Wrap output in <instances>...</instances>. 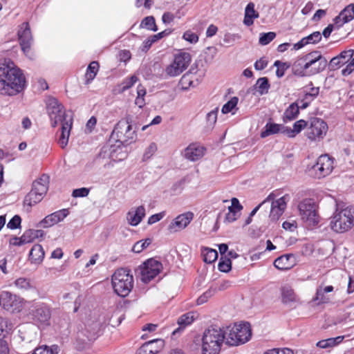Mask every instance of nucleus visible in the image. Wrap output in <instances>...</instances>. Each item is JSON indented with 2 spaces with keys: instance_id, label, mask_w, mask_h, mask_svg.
Masks as SVG:
<instances>
[{
  "instance_id": "nucleus-36",
  "label": "nucleus",
  "mask_w": 354,
  "mask_h": 354,
  "mask_svg": "<svg viewBox=\"0 0 354 354\" xmlns=\"http://www.w3.org/2000/svg\"><path fill=\"white\" fill-rule=\"evenodd\" d=\"M270 84L267 77H260L257 80L254 86L256 92L260 95H265L268 93Z\"/></svg>"
},
{
  "instance_id": "nucleus-11",
  "label": "nucleus",
  "mask_w": 354,
  "mask_h": 354,
  "mask_svg": "<svg viewBox=\"0 0 354 354\" xmlns=\"http://www.w3.org/2000/svg\"><path fill=\"white\" fill-rule=\"evenodd\" d=\"M298 209L301 219L306 225L311 227L318 224L319 216L317 206L311 199H305L301 201L298 205Z\"/></svg>"
},
{
  "instance_id": "nucleus-57",
  "label": "nucleus",
  "mask_w": 354,
  "mask_h": 354,
  "mask_svg": "<svg viewBox=\"0 0 354 354\" xmlns=\"http://www.w3.org/2000/svg\"><path fill=\"white\" fill-rule=\"evenodd\" d=\"M21 222V217L18 215H15L9 221L7 224V227L11 230L17 229L20 227Z\"/></svg>"
},
{
  "instance_id": "nucleus-35",
  "label": "nucleus",
  "mask_w": 354,
  "mask_h": 354,
  "mask_svg": "<svg viewBox=\"0 0 354 354\" xmlns=\"http://www.w3.org/2000/svg\"><path fill=\"white\" fill-rule=\"evenodd\" d=\"M282 301L285 304H289L297 301V296L292 288L285 285L281 288Z\"/></svg>"
},
{
  "instance_id": "nucleus-47",
  "label": "nucleus",
  "mask_w": 354,
  "mask_h": 354,
  "mask_svg": "<svg viewBox=\"0 0 354 354\" xmlns=\"http://www.w3.org/2000/svg\"><path fill=\"white\" fill-rule=\"evenodd\" d=\"M15 285L17 288L24 290H29L32 288L30 280L24 277L16 279Z\"/></svg>"
},
{
  "instance_id": "nucleus-5",
  "label": "nucleus",
  "mask_w": 354,
  "mask_h": 354,
  "mask_svg": "<svg viewBox=\"0 0 354 354\" xmlns=\"http://www.w3.org/2000/svg\"><path fill=\"white\" fill-rule=\"evenodd\" d=\"M111 283L114 292L118 295L124 297L129 295L133 288V277L130 270L120 268L113 274Z\"/></svg>"
},
{
  "instance_id": "nucleus-21",
  "label": "nucleus",
  "mask_w": 354,
  "mask_h": 354,
  "mask_svg": "<svg viewBox=\"0 0 354 354\" xmlns=\"http://www.w3.org/2000/svg\"><path fill=\"white\" fill-rule=\"evenodd\" d=\"M205 153V148L198 143H192L188 145L183 152L184 157L190 161H196L201 159Z\"/></svg>"
},
{
  "instance_id": "nucleus-51",
  "label": "nucleus",
  "mask_w": 354,
  "mask_h": 354,
  "mask_svg": "<svg viewBox=\"0 0 354 354\" xmlns=\"http://www.w3.org/2000/svg\"><path fill=\"white\" fill-rule=\"evenodd\" d=\"M333 290V286H327L324 287V288L320 287V288H317V290L316 296H315V299L323 302L324 293L330 292Z\"/></svg>"
},
{
  "instance_id": "nucleus-1",
  "label": "nucleus",
  "mask_w": 354,
  "mask_h": 354,
  "mask_svg": "<svg viewBox=\"0 0 354 354\" xmlns=\"http://www.w3.org/2000/svg\"><path fill=\"white\" fill-rule=\"evenodd\" d=\"M26 78L22 71L10 59L0 62V94L13 96L26 88Z\"/></svg>"
},
{
  "instance_id": "nucleus-60",
  "label": "nucleus",
  "mask_w": 354,
  "mask_h": 354,
  "mask_svg": "<svg viewBox=\"0 0 354 354\" xmlns=\"http://www.w3.org/2000/svg\"><path fill=\"white\" fill-rule=\"evenodd\" d=\"M90 189L86 187L75 189L73 191L72 196L75 198L86 197L88 195Z\"/></svg>"
},
{
  "instance_id": "nucleus-39",
  "label": "nucleus",
  "mask_w": 354,
  "mask_h": 354,
  "mask_svg": "<svg viewBox=\"0 0 354 354\" xmlns=\"http://www.w3.org/2000/svg\"><path fill=\"white\" fill-rule=\"evenodd\" d=\"M281 124L274 123H268L265 127V130L261 133V138H266L270 135L281 133Z\"/></svg>"
},
{
  "instance_id": "nucleus-63",
  "label": "nucleus",
  "mask_w": 354,
  "mask_h": 354,
  "mask_svg": "<svg viewBox=\"0 0 354 354\" xmlns=\"http://www.w3.org/2000/svg\"><path fill=\"white\" fill-rule=\"evenodd\" d=\"M354 71V57L351 58L347 63L345 68L342 69V73L343 75H348Z\"/></svg>"
},
{
  "instance_id": "nucleus-14",
  "label": "nucleus",
  "mask_w": 354,
  "mask_h": 354,
  "mask_svg": "<svg viewBox=\"0 0 354 354\" xmlns=\"http://www.w3.org/2000/svg\"><path fill=\"white\" fill-rule=\"evenodd\" d=\"M139 269L142 281L148 283L160 273L162 265L155 259H149L140 265Z\"/></svg>"
},
{
  "instance_id": "nucleus-7",
  "label": "nucleus",
  "mask_w": 354,
  "mask_h": 354,
  "mask_svg": "<svg viewBox=\"0 0 354 354\" xmlns=\"http://www.w3.org/2000/svg\"><path fill=\"white\" fill-rule=\"evenodd\" d=\"M28 316L39 327H46L50 325L51 308L45 303L35 302L30 307Z\"/></svg>"
},
{
  "instance_id": "nucleus-61",
  "label": "nucleus",
  "mask_w": 354,
  "mask_h": 354,
  "mask_svg": "<svg viewBox=\"0 0 354 354\" xmlns=\"http://www.w3.org/2000/svg\"><path fill=\"white\" fill-rule=\"evenodd\" d=\"M264 354H294L292 349L288 348H273L268 351Z\"/></svg>"
},
{
  "instance_id": "nucleus-44",
  "label": "nucleus",
  "mask_w": 354,
  "mask_h": 354,
  "mask_svg": "<svg viewBox=\"0 0 354 354\" xmlns=\"http://www.w3.org/2000/svg\"><path fill=\"white\" fill-rule=\"evenodd\" d=\"M326 60L325 58L319 61V64H316V65H313L310 69L306 73V75H312L317 74L322 71H324L326 66Z\"/></svg>"
},
{
  "instance_id": "nucleus-53",
  "label": "nucleus",
  "mask_w": 354,
  "mask_h": 354,
  "mask_svg": "<svg viewBox=\"0 0 354 354\" xmlns=\"http://www.w3.org/2000/svg\"><path fill=\"white\" fill-rule=\"evenodd\" d=\"M57 349L58 347L57 346H54L52 348L44 346L37 348L32 354H54L55 352L57 353Z\"/></svg>"
},
{
  "instance_id": "nucleus-46",
  "label": "nucleus",
  "mask_w": 354,
  "mask_h": 354,
  "mask_svg": "<svg viewBox=\"0 0 354 354\" xmlns=\"http://www.w3.org/2000/svg\"><path fill=\"white\" fill-rule=\"evenodd\" d=\"M157 151V145L154 142H151L145 150L142 160L147 161L149 160L156 152Z\"/></svg>"
},
{
  "instance_id": "nucleus-42",
  "label": "nucleus",
  "mask_w": 354,
  "mask_h": 354,
  "mask_svg": "<svg viewBox=\"0 0 354 354\" xmlns=\"http://www.w3.org/2000/svg\"><path fill=\"white\" fill-rule=\"evenodd\" d=\"M299 114V104L297 103L291 104L285 111L284 117L288 120L295 119Z\"/></svg>"
},
{
  "instance_id": "nucleus-6",
  "label": "nucleus",
  "mask_w": 354,
  "mask_h": 354,
  "mask_svg": "<svg viewBox=\"0 0 354 354\" xmlns=\"http://www.w3.org/2000/svg\"><path fill=\"white\" fill-rule=\"evenodd\" d=\"M111 138L120 145H129L136 140L137 135L129 120H121L115 126Z\"/></svg>"
},
{
  "instance_id": "nucleus-10",
  "label": "nucleus",
  "mask_w": 354,
  "mask_h": 354,
  "mask_svg": "<svg viewBox=\"0 0 354 354\" xmlns=\"http://www.w3.org/2000/svg\"><path fill=\"white\" fill-rule=\"evenodd\" d=\"M192 61L189 53L180 51L174 55L173 61L166 66L165 71L169 77H176L185 71Z\"/></svg>"
},
{
  "instance_id": "nucleus-15",
  "label": "nucleus",
  "mask_w": 354,
  "mask_h": 354,
  "mask_svg": "<svg viewBox=\"0 0 354 354\" xmlns=\"http://www.w3.org/2000/svg\"><path fill=\"white\" fill-rule=\"evenodd\" d=\"M24 304V300L21 297L8 291H3L0 294V306L3 308L13 313L20 312Z\"/></svg>"
},
{
  "instance_id": "nucleus-3",
  "label": "nucleus",
  "mask_w": 354,
  "mask_h": 354,
  "mask_svg": "<svg viewBox=\"0 0 354 354\" xmlns=\"http://www.w3.org/2000/svg\"><path fill=\"white\" fill-rule=\"evenodd\" d=\"M330 226L337 233H344L354 226V206L337 207L330 218Z\"/></svg>"
},
{
  "instance_id": "nucleus-41",
  "label": "nucleus",
  "mask_w": 354,
  "mask_h": 354,
  "mask_svg": "<svg viewBox=\"0 0 354 354\" xmlns=\"http://www.w3.org/2000/svg\"><path fill=\"white\" fill-rule=\"evenodd\" d=\"M204 261L207 263L214 262L218 258V252L216 250L206 248L202 250Z\"/></svg>"
},
{
  "instance_id": "nucleus-49",
  "label": "nucleus",
  "mask_w": 354,
  "mask_h": 354,
  "mask_svg": "<svg viewBox=\"0 0 354 354\" xmlns=\"http://www.w3.org/2000/svg\"><path fill=\"white\" fill-rule=\"evenodd\" d=\"M218 270L223 272H227L231 270L232 263L231 260L228 258H221L218 265Z\"/></svg>"
},
{
  "instance_id": "nucleus-33",
  "label": "nucleus",
  "mask_w": 354,
  "mask_h": 354,
  "mask_svg": "<svg viewBox=\"0 0 354 354\" xmlns=\"http://www.w3.org/2000/svg\"><path fill=\"white\" fill-rule=\"evenodd\" d=\"M350 335H342L337 336L336 337H331L326 339H322L319 341L316 345L317 347L321 348H333L339 344H340L346 337H349Z\"/></svg>"
},
{
  "instance_id": "nucleus-26",
  "label": "nucleus",
  "mask_w": 354,
  "mask_h": 354,
  "mask_svg": "<svg viewBox=\"0 0 354 354\" xmlns=\"http://www.w3.org/2000/svg\"><path fill=\"white\" fill-rule=\"evenodd\" d=\"M354 50L349 49L342 52L337 57H333L330 60V65L333 67L339 68L344 65H346L350 59L353 57Z\"/></svg>"
},
{
  "instance_id": "nucleus-64",
  "label": "nucleus",
  "mask_w": 354,
  "mask_h": 354,
  "mask_svg": "<svg viewBox=\"0 0 354 354\" xmlns=\"http://www.w3.org/2000/svg\"><path fill=\"white\" fill-rule=\"evenodd\" d=\"M354 71V57L351 58L347 63L345 68L342 69V73L343 75H348Z\"/></svg>"
},
{
  "instance_id": "nucleus-62",
  "label": "nucleus",
  "mask_w": 354,
  "mask_h": 354,
  "mask_svg": "<svg viewBox=\"0 0 354 354\" xmlns=\"http://www.w3.org/2000/svg\"><path fill=\"white\" fill-rule=\"evenodd\" d=\"M354 71V57L351 58L347 63L345 68L342 69V73L343 75H348Z\"/></svg>"
},
{
  "instance_id": "nucleus-12",
  "label": "nucleus",
  "mask_w": 354,
  "mask_h": 354,
  "mask_svg": "<svg viewBox=\"0 0 354 354\" xmlns=\"http://www.w3.org/2000/svg\"><path fill=\"white\" fill-rule=\"evenodd\" d=\"M47 110L53 127H55L58 124L62 125L67 118H73L71 113L66 112L63 105L53 97L48 100Z\"/></svg>"
},
{
  "instance_id": "nucleus-27",
  "label": "nucleus",
  "mask_w": 354,
  "mask_h": 354,
  "mask_svg": "<svg viewBox=\"0 0 354 354\" xmlns=\"http://www.w3.org/2000/svg\"><path fill=\"white\" fill-rule=\"evenodd\" d=\"M322 39V34L319 31H315L307 37L302 38L300 41L293 45V50H297L307 44H315Z\"/></svg>"
},
{
  "instance_id": "nucleus-18",
  "label": "nucleus",
  "mask_w": 354,
  "mask_h": 354,
  "mask_svg": "<svg viewBox=\"0 0 354 354\" xmlns=\"http://www.w3.org/2000/svg\"><path fill=\"white\" fill-rule=\"evenodd\" d=\"M194 218V213L186 212L174 218L167 227L170 233H176L184 230Z\"/></svg>"
},
{
  "instance_id": "nucleus-4",
  "label": "nucleus",
  "mask_w": 354,
  "mask_h": 354,
  "mask_svg": "<svg viewBox=\"0 0 354 354\" xmlns=\"http://www.w3.org/2000/svg\"><path fill=\"white\" fill-rule=\"evenodd\" d=\"M225 333V344L230 346H237L248 342L252 337L250 324L248 322L235 324L227 328Z\"/></svg>"
},
{
  "instance_id": "nucleus-50",
  "label": "nucleus",
  "mask_w": 354,
  "mask_h": 354,
  "mask_svg": "<svg viewBox=\"0 0 354 354\" xmlns=\"http://www.w3.org/2000/svg\"><path fill=\"white\" fill-rule=\"evenodd\" d=\"M99 326L100 324L98 322H94L93 323L91 329H86L88 334H85V335H86L88 342L93 341L96 338L97 333L99 330Z\"/></svg>"
},
{
  "instance_id": "nucleus-52",
  "label": "nucleus",
  "mask_w": 354,
  "mask_h": 354,
  "mask_svg": "<svg viewBox=\"0 0 354 354\" xmlns=\"http://www.w3.org/2000/svg\"><path fill=\"white\" fill-rule=\"evenodd\" d=\"M276 37V34L273 32L262 33L260 35L259 44L261 45H267L272 41Z\"/></svg>"
},
{
  "instance_id": "nucleus-59",
  "label": "nucleus",
  "mask_w": 354,
  "mask_h": 354,
  "mask_svg": "<svg viewBox=\"0 0 354 354\" xmlns=\"http://www.w3.org/2000/svg\"><path fill=\"white\" fill-rule=\"evenodd\" d=\"M165 215H166V212L165 211L153 214L149 217L147 223L149 225L154 224V223L158 222L159 221H160L161 219H162Z\"/></svg>"
},
{
  "instance_id": "nucleus-25",
  "label": "nucleus",
  "mask_w": 354,
  "mask_h": 354,
  "mask_svg": "<svg viewBox=\"0 0 354 354\" xmlns=\"http://www.w3.org/2000/svg\"><path fill=\"white\" fill-rule=\"evenodd\" d=\"M354 18V5L349 4L335 17V23L337 26H342L345 23L351 21Z\"/></svg>"
},
{
  "instance_id": "nucleus-38",
  "label": "nucleus",
  "mask_w": 354,
  "mask_h": 354,
  "mask_svg": "<svg viewBox=\"0 0 354 354\" xmlns=\"http://www.w3.org/2000/svg\"><path fill=\"white\" fill-rule=\"evenodd\" d=\"M138 80L136 75H131L129 77L124 79L122 82L118 86V92L119 93H123L126 90L132 87Z\"/></svg>"
},
{
  "instance_id": "nucleus-56",
  "label": "nucleus",
  "mask_w": 354,
  "mask_h": 354,
  "mask_svg": "<svg viewBox=\"0 0 354 354\" xmlns=\"http://www.w3.org/2000/svg\"><path fill=\"white\" fill-rule=\"evenodd\" d=\"M308 122L304 120H299L293 124L292 129L297 136L299 134L305 127L307 128Z\"/></svg>"
},
{
  "instance_id": "nucleus-45",
  "label": "nucleus",
  "mask_w": 354,
  "mask_h": 354,
  "mask_svg": "<svg viewBox=\"0 0 354 354\" xmlns=\"http://www.w3.org/2000/svg\"><path fill=\"white\" fill-rule=\"evenodd\" d=\"M151 243V239H146L140 240V241L136 242L133 245V246L132 248V251L136 253H140L145 249H146Z\"/></svg>"
},
{
  "instance_id": "nucleus-13",
  "label": "nucleus",
  "mask_w": 354,
  "mask_h": 354,
  "mask_svg": "<svg viewBox=\"0 0 354 354\" xmlns=\"http://www.w3.org/2000/svg\"><path fill=\"white\" fill-rule=\"evenodd\" d=\"M324 57L317 51L310 53L305 56L299 58L293 64L295 73L300 75H306L308 71L313 65L319 64V61Z\"/></svg>"
},
{
  "instance_id": "nucleus-30",
  "label": "nucleus",
  "mask_w": 354,
  "mask_h": 354,
  "mask_svg": "<svg viewBox=\"0 0 354 354\" xmlns=\"http://www.w3.org/2000/svg\"><path fill=\"white\" fill-rule=\"evenodd\" d=\"M49 186V176L47 174H42L32 183V189L45 196Z\"/></svg>"
},
{
  "instance_id": "nucleus-54",
  "label": "nucleus",
  "mask_w": 354,
  "mask_h": 354,
  "mask_svg": "<svg viewBox=\"0 0 354 354\" xmlns=\"http://www.w3.org/2000/svg\"><path fill=\"white\" fill-rule=\"evenodd\" d=\"M183 39L190 44H196L198 41V36L191 30H187L183 35Z\"/></svg>"
},
{
  "instance_id": "nucleus-17",
  "label": "nucleus",
  "mask_w": 354,
  "mask_h": 354,
  "mask_svg": "<svg viewBox=\"0 0 354 354\" xmlns=\"http://www.w3.org/2000/svg\"><path fill=\"white\" fill-rule=\"evenodd\" d=\"M269 195H272V198L269 203H271V208L269 217L272 221H277L280 216L283 214L287 207V203L290 201V196L286 194L277 199H275L273 193Z\"/></svg>"
},
{
  "instance_id": "nucleus-2",
  "label": "nucleus",
  "mask_w": 354,
  "mask_h": 354,
  "mask_svg": "<svg viewBox=\"0 0 354 354\" xmlns=\"http://www.w3.org/2000/svg\"><path fill=\"white\" fill-rule=\"evenodd\" d=\"M225 337V330L221 328L205 329L201 337V354H219Z\"/></svg>"
},
{
  "instance_id": "nucleus-31",
  "label": "nucleus",
  "mask_w": 354,
  "mask_h": 354,
  "mask_svg": "<svg viewBox=\"0 0 354 354\" xmlns=\"http://www.w3.org/2000/svg\"><path fill=\"white\" fill-rule=\"evenodd\" d=\"M29 258L32 263H40L44 258V251L41 245H34L30 251Z\"/></svg>"
},
{
  "instance_id": "nucleus-20",
  "label": "nucleus",
  "mask_w": 354,
  "mask_h": 354,
  "mask_svg": "<svg viewBox=\"0 0 354 354\" xmlns=\"http://www.w3.org/2000/svg\"><path fill=\"white\" fill-rule=\"evenodd\" d=\"M145 215L146 209L144 205L132 207L127 214V221L130 225L135 227L141 223Z\"/></svg>"
},
{
  "instance_id": "nucleus-58",
  "label": "nucleus",
  "mask_w": 354,
  "mask_h": 354,
  "mask_svg": "<svg viewBox=\"0 0 354 354\" xmlns=\"http://www.w3.org/2000/svg\"><path fill=\"white\" fill-rule=\"evenodd\" d=\"M180 84L183 90H187L191 86H194L193 81L187 75H184L180 81Z\"/></svg>"
},
{
  "instance_id": "nucleus-43",
  "label": "nucleus",
  "mask_w": 354,
  "mask_h": 354,
  "mask_svg": "<svg viewBox=\"0 0 354 354\" xmlns=\"http://www.w3.org/2000/svg\"><path fill=\"white\" fill-rule=\"evenodd\" d=\"M98 69L99 64L97 62L94 61L90 63L86 73V77L88 81H91L95 78L98 71Z\"/></svg>"
},
{
  "instance_id": "nucleus-9",
  "label": "nucleus",
  "mask_w": 354,
  "mask_h": 354,
  "mask_svg": "<svg viewBox=\"0 0 354 354\" xmlns=\"http://www.w3.org/2000/svg\"><path fill=\"white\" fill-rule=\"evenodd\" d=\"M334 169V158L328 154L321 155L315 164L308 169V174L315 178H322L328 176Z\"/></svg>"
},
{
  "instance_id": "nucleus-16",
  "label": "nucleus",
  "mask_w": 354,
  "mask_h": 354,
  "mask_svg": "<svg viewBox=\"0 0 354 354\" xmlns=\"http://www.w3.org/2000/svg\"><path fill=\"white\" fill-rule=\"evenodd\" d=\"M18 37L24 53L30 58H32L30 46L32 44V37L28 23H23L18 30Z\"/></svg>"
},
{
  "instance_id": "nucleus-28",
  "label": "nucleus",
  "mask_w": 354,
  "mask_h": 354,
  "mask_svg": "<svg viewBox=\"0 0 354 354\" xmlns=\"http://www.w3.org/2000/svg\"><path fill=\"white\" fill-rule=\"evenodd\" d=\"M44 196L40 194L39 192H37L32 189L24 198V208L26 209L27 212H30L32 206L35 205L36 204L41 201Z\"/></svg>"
},
{
  "instance_id": "nucleus-8",
  "label": "nucleus",
  "mask_w": 354,
  "mask_h": 354,
  "mask_svg": "<svg viewBox=\"0 0 354 354\" xmlns=\"http://www.w3.org/2000/svg\"><path fill=\"white\" fill-rule=\"evenodd\" d=\"M328 130L327 123L318 118H312L306 129L305 136L310 142H319L326 137Z\"/></svg>"
},
{
  "instance_id": "nucleus-19",
  "label": "nucleus",
  "mask_w": 354,
  "mask_h": 354,
  "mask_svg": "<svg viewBox=\"0 0 354 354\" xmlns=\"http://www.w3.org/2000/svg\"><path fill=\"white\" fill-rule=\"evenodd\" d=\"M69 214L67 209L55 212L43 218L39 223L40 227H50L62 221Z\"/></svg>"
},
{
  "instance_id": "nucleus-48",
  "label": "nucleus",
  "mask_w": 354,
  "mask_h": 354,
  "mask_svg": "<svg viewBox=\"0 0 354 354\" xmlns=\"http://www.w3.org/2000/svg\"><path fill=\"white\" fill-rule=\"evenodd\" d=\"M141 26L150 30L156 31L158 30L156 26L155 19L153 17H145L142 21Z\"/></svg>"
},
{
  "instance_id": "nucleus-29",
  "label": "nucleus",
  "mask_w": 354,
  "mask_h": 354,
  "mask_svg": "<svg viewBox=\"0 0 354 354\" xmlns=\"http://www.w3.org/2000/svg\"><path fill=\"white\" fill-rule=\"evenodd\" d=\"M195 319V315L193 312H189L181 315L178 319V327L175 329L172 335L174 336L181 333L185 327L190 325Z\"/></svg>"
},
{
  "instance_id": "nucleus-24",
  "label": "nucleus",
  "mask_w": 354,
  "mask_h": 354,
  "mask_svg": "<svg viewBox=\"0 0 354 354\" xmlns=\"http://www.w3.org/2000/svg\"><path fill=\"white\" fill-rule=\"evenodd\" d=\"M232 205L228 207V212L225 215V220L228 223L235 221L240 215V212L243 209L242 205L236 198H232L231 200Z\"/></svg>"
},
{
  "instance_id": "nucleus-55",
  "label": "nucleus",
  "mask_w": 354,
  "mask_h": 354,
  "mask_svg": "<svg viewBox=\"0 0 354 354\" xmlns=\"http://www.w3.org/2000/svg\"><path fill=\"white\" fill-rule=\"evenodd\" d=\"M274 66H277L276 75L278 77H281L284 75L286 69L288 66L286 63L281 62L280 61H276L274 64Z\"/></svg>"
},
{
  "instance_id": "nucleus-23",
  "label": "nucleus",
  "mask_w": 354,
  "mask_h": 354,
  "mask_svg": "<svg viewBox=\"0 0 354 354\" xmlns=\"http://www.w3.org/2000/svg\"><path fill=\"white\" fill-rule=\"evenodd\" d=\"M296 264L295 258L293 254L282 255L274 261L276 268L281 270H289Z\"/></svg>"
},
{
  "instance_id": "nucleus-34",
  "label": "nucleus",
  "mask_w": 354,
  "mask_h": 354,
  "mask_svg": "<svg viewBox=\"0 0 354 354\" xmlns=\"http://www.w3.org/2000/svg\"><path fill=\"white\" fill-rule=\"evenodd\" d=\"M44 232L41 230L30 229L26 230L21 236V239L25 244L30 243L37 239L42 237Z\"/></svg>"
},
{
  "instance_id": "nucleus-40",
  "label": "nucleus",
  "mask_w": 354,
  "mask_h": 354,
  "mask_svg": "<svg viewBox=\"0 0 354 354\" xmlns=\"http://www.w3.org/2000/svg\"><path fill=\"white\" fill-rule=\"evenodd\" d=\"M151 351V354H157L164 346V341L161 339H156L145 343Z\"/></svg>"
},
{
  "instance_id": "nucleus-32",
  "label": "nucleus",
  "mask_w": 354,
  "mask_h": 354,
  "mask_svg": "<svg viewBox=\"0 0 354 354\" xmlns=\"http://www.w3.org/2000/svg\"><path fill=\"white\" fill-rule=\"evenodd\" d=\"M259 17V13L254 9V3H249L245 9V16L243 23L250 26L253 24L254 19Z\"/></svg>"
},
{
  "instance_id": "nucleus-22",
  "label": "nucleus",
  "mask_w": 354,
  "mask_h": 354,
  "mask_svg": "<svg viewBox=\"0 0 354 354\" xmlns=\"http://www.w3.org/2000/svg\"><path fill=\"white\" fill-rule=\"evenodd\" d=\"M72 125L73 118H67L62 124L61 133L57 139V143L62 148H64L68 145Z\"/></svg>"
},
{
  "instance_id": "nucleus-37",
  "label": "nucleus",
  "mask_w": 354,
  "mask_h": 354,
  "mask_svg": "<svg viewBox=\"0 0 354 354\" xmlns=\"http://www.w3.org/2000/svg\"><path fill=\"white\" fill-rule=\"evenodd\" d=\"M239 98L237 97H232L227 102H226L221 109V112L223 114L232 113V115L235 114L237 110V104Z\"/></svg>"
}]
</instances>
